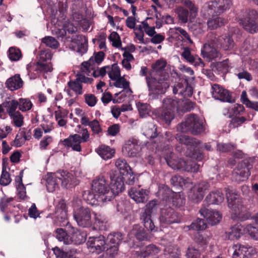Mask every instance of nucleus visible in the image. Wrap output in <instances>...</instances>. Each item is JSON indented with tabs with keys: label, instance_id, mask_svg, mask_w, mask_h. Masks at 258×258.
I'll return each mask as SVG.
<instances>
[{
	"label": "nucleus",
	"instance_id": "1",
	"mask_svg": "<svg viewBox=\"0 0 258 258\" xmlns=\"http://www.w3.org/2000/svg\"><path fill=\"white\" fill-rule=\"evenodd\" d=\"M84 199L92 206L102 205L113 199V191L104 176H99L94 179L92 184V190L84 195Z\"/></svg>",
	"mask_w": 258,
	"mask_h": 258
},
{
	"label": "nucleus",
	"instance_id": "2",
	"mask_svg": "<svg viewBox=\"0 0 258 258\" xmlns=\"http://www.w3.org/2000/svg\"><path fill=\"white\" fill-rule=\"evenodd\" d=\"M78 184L76 177L67 170H58L48 174L46 187L49 192H53L59 188H71Z\"/></svg>",
	"mask_w": 258,
	"mask_h": 258
},
{
	"label": "nucleus",
	"instance_id": "3",
	"mask_svg": "<svg viewBox=\"0 0 258 258\" xmlns=\"http://www.w3.org/2000/svg\"><path fill=\"white\" fill-rule=\"evenodd\" d=\"M228 206L232 211V219L244 221L248 219V208L244 205V202L235 190H226Z\"/></svg>",
	"mask_w": 258,
	"mask_h": 258
},
{
	"label": "nucleus",
	"instance_id": "4",
	"mask_svg": "<svg viewBox=\"0 0 258 258\" xmlns=\"http://www.w3.org/2000/svg\"><path fill=\"white\" fill-rule=\"evenodd\" d=\"M93 62L92 58L89 61L83 62L82 71L95 78L103 77L107 73L110 79L113 81L120 77V70L117 64H113L111 66H105L100 68V70H95L92 66Z\"/></svg>",
	"mask_w": 258,
	"mask_h": 258
},
{
	"label": "nucleus",
	"instance_id": "5",
	"mask_svg": "<svg viewBox=\"0 0 258 258\" xmlns=\"http://www.w3.org/2000/svg\"><path fill=\"white\" fill-rule=\"evenodd\" d=\"M232 1L216 0L205 3L201 8V16L205 18L219 16L230 9Z\"/></svg>",
	"mask_w": 258,
	"mask_h": 258
},
{
	"label": "nucleus",
	"instance_id": "6",
	"mask_svg": "<svg viewBox=\"0 0 258 258\" xmlns=\"http://www.w3.org/2000/svg\"><path fill=\"white\" fill-rule=\"evenodd\" d=\"M167 164L173 169H181L187 172H197L199 169L200 165L191 161H185L181 159H178L172 152L165 157Z\"/></svg>",
	"mask_w": 258,
	"mask_h": 258
},
{
	"label": "nucleus",
	"instance_id": "7",
	"mask_svg": "<svg viewBox=\"0 0 258 258\" xmlns=\"http://www.w3.org/2000/svg\"><path fill=\"white\" fill-rule=\"evenodd\" d=\"M177 130L181 132H190L194 135H198L204 131L203 122L198 115L191 114L177 126Z\"/></svg>",
	"mask_w": 258,
	"mask_h": 258
},
{
	"label": "nucleus",
	"instance_id": "8",
	"mask_svg": "<svg viewBox=\"0 0 258 258\" xmlns=\"http://www.w3.org/2000/svg\"><path fill=\"white\" fill-rule=\"evenodd\" d=\"M168 77L149 76L146 77V81L150 93L163 94L169 87Z\"/></svg>",
	"mask_w": 258,
	"mask_h": 258
},
{
	"label": "nucleus",
	"instance_id": "9",
	"mask_svg": "<svg viewBox=\"0 0 258 258\" xmlns=\"http://www.w3.org/2000/svg\"><path fill=\"white\" fill-rule=\"evenodd\" d=\"M27 70L30 79H35L40 74L51 72L52 68L50 63L38 60L36 63H29Z\"/></svg>",
	"mask_w": 258,
	"mask_h": 258
},
{
	"label": "nucleus",
	"instance_id": "10",
	"mask_svg": "<svg viewBox=\"0 0 258 258\" xmlns=\"http://www.w3.org/2000/svg\"><path fill=\"white\" fill-rule=\"evenodd\" d=\"M74 218L78 225L82 227H89L93 224V219L90 210L81 207L74 212Z\"/></svg>",
	"mask_w": 258,
	"mask_h": 258
},
{
	"label": "nucleus",
	"instance_id": "11",
	"mask_svg": "<svg viewBox=\"0 0 258 258\" xmlns=\"http://www.w3.org/2000/svg\"><path fill=\"white\" fill-rule=\"evenodd\" d=\"M87 245L90 252L99 254L106 249L107 243L105 241V237L100 235L98 237H89Z\"/></svg>",
	"mask_w": 258,
	"mask_h": 258
},
{
	"label": "nucleus",
	"instance_id": "12",
	"mask_svg": "<svg viewBox=\"0 0 258 258\" xmlns=\"http://www.w3.org/2000/svg\"><path fill=\"white\" fill-rule=\"evenodd\" d=\"M257 13L254 10H251L246 13V17L239 18V23L243 28L251 33L258 31V25L254 21Z\"/></svg>",
	"mask_w": 258,
	"mask_h": 258
},
{
	"label": "nucleus",
	"instance_id": "13",
	"mask_svg": "<svg viewBox=\"0 0 258 258\" xmlns=\"http://www.w3.org/2000/svg\"><path fill=\"white\" fill-rule=\"evenodd\" d=\"M159 220L161 223L171 224L180 222V217L171 208H163L161 210Z\"/></svg>",
	"mask_w": 258,
	"mask_h": 258
},
{
	"label": "nucleus",
	"instance_id": "14",
	"mask_svg": "<svg viewBox=\"0 0 258 258\" xmlns=\"http://www.w3.org/2000/svg\"><path fill=\"white\" fill-rule=\"evenodd\" d=\"M233 258H250L254 255L256 250L248 244H237L234 246Z\"/></svg>",
	"mask_w": 258,
	"mask_h": 258
},
{
	"label": "nucleus",
	"instance_id": "15",
	"mask_svg": "<svg viewBox=\"0 0 258 258\" xmlns=\"http://www.w3.org/2000/svg\"><path fill=\"white\" fill-rule=\"evenodd\" d=\"M211 43L217 47H220L224 50H231L233 49L234 42L229 35H222L212 39Z\"/></svg>",
	"mask_w": 258,
	"mask_h": 258
},
{
	"label": "nucleus",
	"instance_id": "16",
	"mask_svg": "<svg viewBox=\"0 0 258 258\" xmlns=\"http://www.w3.org/2000/svg\"><path fill=\"white\" fill-rule=\"evenodd\" d=\"M123 176L119 175L118 171L112 172L110 174V190L113 191V198L114 196L124 190Z\"/></svg>",
	"mask_w": 258,
	"mask_h": 258
},
{
	"label": "nucleus",
	"instance_id": "17",
	"mask_svg": "<svg viewBox=\"0 0 258 258\" xmlns=\"http://www.w3.org/2000/svg\"><path fill=\"white\" fill-rule=\"evenodd\" d=\"M212 95L215 99L224 102H231V96L228 90L219 85L215 84L212 86Z\"/></svg>",
	"mask_w": 258,
	"mask_h": 258
},
{
	"label": "nucleus",
	"instance_id": "18",
	"mask_svg": "<svg viewBox=\"0 0 258 258\" xmlns=\"http://www.w3.org/2000/svg\"><path fill=\"white\" fill-rule=\"evenodd\" d=\"M200 213L212 225L217 224L222 219V215L219 212L211 210L205 207L201 208Z\"/></svg>",
	"mask_w": 258,
	"mask_h": 258
},
{
	"label": "nucleus",
	"instance_id": "19",
	"mask_svg": "<svg viewBox=\"0 0 258 258\" xmlns=\"http://www.w3.org/2000/svg\"><path fill=\"white\" fill-rule=\"evenodd\" d=\"M166 64V60L163 59L157 60L154 63L152 64V70L150 72L149 75L168 77V75L165 70Z\"/></svg>",
	"mask_w": 258,
	"mask_h": 258
},
{
	"label": "nucleus",
	"instance_id": "20",
	"mask_svg": "<svg viewBox=\"0 0 258 258\" xmlns=\"http://www.w3.org/2000/svg\"><path fill=\"white\" fill-rule=\"evenodd\" d=\"M128 194L137 203H145L148 199V191L140 187H132Z\"/></svg>",
	"mask_w": 258,
	"mask_h": 258
},
{
	"label": "nucleus",
	"instance_id": "21",
	"mask_svg": "<svg viewBox=\"0 0 258 258\" xmlns=\"http://www.w3.org/2000/svg\"><path fill=\"white\" fill-rule=\"evenodd\" d=\"M250 173L249 168L245 163L239 164L233 172V177L236 181H241L246 180Z\"/></svg>",
	"mask_w": 258,
	"mask_h": 258
},
{
	"label": "nucleus",
	"instance_id": "22",
	"mask_svg": "<svg viewBox=\"0 0 258 258\" xmlns=\"http://www.w3.org/2000/svg\"><path fill=\"white\" fill-rule=\"evenodd\" d=\"M140 150V146L136 140L128 141L122 148L123 154L128 157H136Z\"/></svg>",
	"mask_w": 258,
	"mask_h": 258
},
{
	"label": "nucleus",
	"instance_id": "23",
	"mask_svg": "<svg viewBox=\"0 0 258 258\" xmlns=\"http://www.w3.org/2000/svg\"><path fill=\"white\" fill-rule=\"evenodd\" d=\"M209 184L206 181H202L195 185L193 188V195H190L192 200L196 202L201 201L205 195L206 190L209 189Z\"/></svg>",
	"mask_w": 258,
	"mask_h": 258
},
{
	"label": "nucleus",
	"instance_id": "24",
	"mask_svg": "<svg viewBox=\"0 0 258 258\" xmlns=\"http://www.w3.org/2000/svg\"><path fill=\"white\" fill-rule=\"evenodd\" d=\"M209 43H206L204 45L203 48L201 50L203 57L206 58L208 61H211L217 58L221 57L220 53Z\"/></svg>",
	"mask_w": 258,
	"mask_h": 258
},
{
	"label": "nucleus",
	"instance_id": "25",
	"mask_svg": "<svg viewBox=\"0 0 258 258\" xmlns=\"http://www.w3.org/2000/svg\"><path fill=\"white\" fill-rule=\"evenodd\" d=\"M243 233H245L244 227L241 224L237 223L226 231L225 238L230 240L238 239Z\"/></svg>",
	"mask_w": 258,
	"mask_h": 258
},
{
	"label": "nucleus",
	"instance_id": "26",
	"mask_svg": "<svg viewBox=\"0 0 258 258\" xmlns=\"http://www.w3.org/2000/svg\"><path fill=\"white\" fill-rule=\"evenodd\" d=\"M161 251V249L154 245L150 244L147 246L142 251H136L135 255L137 258H146L148 256H154Z\"/></svg>",
	"mask_w": 258,
	"mask_h": 258
},
{
	"label": "nucleus",
	"instance_id": "27",
	"mask_svg": "<svg viewBox=\"0 0 258 258\" xmlns=\"http://www.w3.org/2000/svg\"><path fill=\"white\" fill-rule=\"evenodd\" d=\"M64 145L67 147H71L72 150L77 152L81 151V136L78 134L70 136L68 138L63 141Z\"/></svg>",
	"mask_w": 258,
	"mask_h": 258
},
{
	"label": "nucleus",
	"instance_id": "28",
	"mask_svg": "<svg viewBox=\"0 0 258 258\" xmlns=\"http://www.w3.org/2000/svg\"><path fill=\"white\" fill-rule=\"evenodd\" d=\"M183 102L181 99L176 97H167L163 100L162 107L174 112L175 110L179 111Z\"/></svg>",
	"mask_w": 258,
	"mask_h": 258
},
{
	"label": "nucleus",
	"instance_id": "29",
	"mask_svg": "<svg viewBox=\"0 0 258 258\" xmlns=\"http://www.w3.org/2000/svg\"><path fill=\"white\" fill-rule=\"evenodd\" d=\"M224 197L223 194L219 190L211 191L206 197L205 201L208 205L219 204L223 202Z\"/></svg>",
	"mask_w": 258,
	"mask_h": 258
},
{
	"label": "nucleus",
	"instance_id": "30",
	"mask_svg": "<svg viewBox=\"0 0 258 258\" xmlns=\"http://www.w3.org/2000/svg\"><path fill=\"white\" fill-rule=\"evenodd\" d=\"M23 81L20 75L17 74L9 78L6 82L7 87L11 91H15L22 87Z\"/></svg>",
	"mask_w": 258,
	"mask_h": 258
},
{
	"label": "nucleus",
	"instance_id": "31",
	"mask_svg": "<svg viewBox=\"0 0 258 258\" xmlns=\"http://www.w3.org/2000/svg\"><path fill=\"white\" fill-rule=\"evenodd\" d=\"M94 218L93 224L94 225L101 230H106L107 226L108 219L104 215L100 214L93 213Z\"/></svg>",
	"mask_w": 258,
	"mask_h": 258
},
{
	"label": "nucleus",
	"instance_id": "32",
	"mask_svg": "<svg viewBox=\"0 0 258 258\" xmlns=\"http://www.w3.org/2000/svg\"><path fill=\"white\" fill-rule=\"evenodd\" d=\"M142 131L143 135L147 138H155L158 136L157 126L152 122L145 124L142 128Z\"/></svg>",
	"mask_w": 258,
	"mask_h": 258
},
{
	"label": "nucleus",
	"instance_id": "33",
	"mask_svg": "<svg viewBox=\"0 0 258 258\" xmlns=\"http://www.w3.org/2000/svg\"><path fill=\"white\" fill-rule=\"evenodd\" d=\"M175 138L180 143L192 147L198 146V145L200 144V141L198 140L181 134H177Z\"/></svg>",
	"mask_w": 258,
	"mask_h": 258
},
{
	"label": "nucleus",
	"instance_id": "34",
	"mask_svg": "<svg viewBox=\"0 0 258 258\" xmlns=\"http://www.w3.org/2000/svg\"><path fill=\"white\" fill-rule=\"evenodd\" d=\"M174 12L177 16L178 20L180 23L185 24L188 19L189 20V15L188 10L182 6H178L174 9Z\"/></svg>",
	"mask_w": 258,
	"mask_h": 258
},
{
	"label": "nucleus",
	"instance_id": "35",
	"mask_svg": "<svg viewBox=\"0 0 258 258\" xmlns=\"http://www.w3.org/2000/svg\"><path fill=\"white\" fill-rule=\"evenodd\" d=\"M115 164L119 170L118 172L121 175H128L132 173V169L125 159L119 158L116 160Z\"/></svg>",
	"mask_w": 258,
	"mask_h": 258
},
{
	"label": "nucleus",
	"instance_id": "36",
	"mask_svg": "<svg viewBox=\"0 0 258 258\" xmlns=\"http://www.w3.org/2000/svg\"><path fill=\"white\" fill-rule=\"evenodd\" d=\"M55 214L58 219H60L62 222L67 219V210L66 204L63 201H60L56 207Z\"/></svg>",
	"mask_w": 258,
	"mask_h": 258
},
{
	"label": "nucleus",
	"instance_id": "37",
	"mask_svg": "<svg viewBox=\"0 0 258 258\" xmlns=\"http://www.w3.org/2000/svg\"><path fill=\"white\" fill-rule=\"evenodd\" d=\"M130 235L134 236L139 241L147 240L148 236L145 230L138 225L135 226L130 232Z\"/></svg>",
	"mask_w": 258,
	"mask_h": 258
},
{
	"label": "nucleus",
	"instance_id": "38",
	"mask_svg": "<svg viewBox=\"0 0 258 258\" xmlns=\"http://www.w3.org/2000/svg\"><path fill=\"white\" fill-rule=\"evenodd\" d=\"M97 153L104 160L111 158L114 153V150L109 146L101 145L97 150Z\"/></svg>",
	"mask_w": 258,
	"mask_h": 258
},
{
	"label": "nucleus",
	"instance_id": "39",
	"mask_svg": "<svg viewBox=\"0 0 258 258\" xmlns=\"http://www.w3.org/2000/svg\"><path fill=\"white\" fill-rule=\"evenodd\" d=\"M184 6L186 8L190 14L189 21L193 22L198 14V6L196 5L194 1L191 0H188Z\"/></svg>",
	"mask_w": 258,
	"mask_h": 258
},
{
	"label": "nucleus",
	"instance_id": "40",
	"mask_svg": "<svg viewBox=\"0 0 258 258\" xmlns=\"http://www.w3.org/2000/svg\"><path fill=\"white\" fill-rule=\"evenodd\" d=\"M209 18L207 21V25L208 27L211 30L216 29L218 27L223 26L226 22L225 19L218 16Z\"/></svg>",
	"mask_w": 258,
	"mask_h": 258
},
{
	"label": "nucleus",
	"instance_id": "41",
	"mask_svg": "<svg viewBox=\"0 0 258 258\" xmlns=\"http://www.w3.org/2000/svg\"><path fill=\"white\" fill-rule=\"evenodd\" d=\"M123 239V237L120 233H113L109 234L105 241L107 243V246L110 245H116L117 247Z\"/></svg>",
	"mask_w": 258,
	"mask_h": 258
},
{
	"label": "nucleus",
	"instance_id": "42",
	"mask_svg": "<svg viewBox=\"0 0 258 258\" xmlns=\"http://www.w3.org/2000/svg\"><path fill=\"white\" fill-rule=\"evenodd\" d=\"M141 219L144 223L145 228H146L148 230L151 231H157V229H156L153 223L152 216L147 215L146 213H142Z\"/></svg>",
	"mask_w": 258,
	"mask_h": 258
},
{
	"label": "nucleus",
	"instance_id": "43",
	"mask_svg": "<svg viewBox=\"0 0 258 258\" xmlns=\"http://www.w3.org/2000/svg\"><path fill=\"white\" fill-rule=\"evenodd\" d=\"M69 238L71 239L72 244L79 245L84 243L86 239V234L78 230L73 233Z\"/></svg>",
	"mask_w": 258,
	"mask_h": 258
},
{
	"label": "nucleus",
	"instance_id": "44",
	"mask_svg": "<svg viewBox=\"0 0 258 258\" xmlns=\"http://www.w3.org/2000/svg\"><path fill=\"white\" fill-rule=\"evenodd\" d=\"M3 105L6 108V111L9 115L19 111L16 110L17 108H19L18 100L13 99L6 101L3 103Z\"/></svg>",
	"mask_w": 258,
	"mask_h": 258
},
{
	"label": "nucleus",
	"instance_id": "45",
	"mask_svg": "<svg viewBox=\"0 0 258 258\" xmlns=\"http://www.w3.org/2000/svg\"><path fill=\"white\" fill-rule=\"evenodd\" d=\"M174 112L173 111H171L168 109L163 108L162 107L160 113H159V117L164 121L166 123L169 124L174 118Z\"/></svg>",
	"mask_w": 258,
	"mask_h": 258
},
{
	"label": "nucleus",
	"instance_id": "46",
	"mask_svg": "<svg viewBox=\"0 0 258 258\" xmlns=\"http://www.w3.org/2000/svg\"><path fill=\"white\" fill-rule=\"evenodd\" d=\"M19 103V109L22 112H26L30 110L33 104L31 100L28 98H21L18 100Z\"/></svg>",
	"mask_w": 258,
	"mask_h": 258
},
{
	"label": "nucleus",
	"instance_id": "47",
	"mask_svg": "<svg viewBox=\"0 0 258 258\" xmlns=\"http://www.w3.org/2000/svg\"><path fill=\"white\" fill-rule=\"evenodd\" d=\"M171 198L173 205L176 207H180L184 204V197L180 192L172 193Z\"/></svg>",
	"mask_w": 258,
	"mask_h": 258
},
{
	"label": "nucleus",
	"instance_id": "48",
	"mask_svg": "<svg viewBox=\"0 0 258 258\" xmlns=\"http://www.w3.org/2000/svg\"><path fill=\"white\" fill-rule=\"evenodd\" d=\"M56 237L60 241H63V243L66 245L72 244L71 239L69 238L67 233L61 228L57 229L56 230Z\"/></svg>",
	"mask_w": 258,
	"mask_h": 258
},
{
	"label": "nucleus",
	"instance_id": "49",
	"mask_svg": "<svg viewBox=\"0 0 258 258\" xmlns=\"http://www.w3.org/2000/svg\"><path fill=\"white\" fill-rule=\"evenodd\" d=\"M165 254H168L170 258H180V252L176 245H169L164 249Z\"/></svg>",
	"mask_w": 258,
	"mask_h": 258
},
{
	"label": "nucleus",
	"instance_id": "50",
	"mask_svg": "<svg viewBox=\"0 0 258 258\" xmlns=\"http://www.w3.org/2000/svg\"><path fill=\"white\" fill-rule=\"evenodd\" d=\"M14 124L18 127H21L24 124L23 115L19 111L9 115Z\"/></svg>",
	"mask_w": 258,
	"mask_h": 258
},
{
	"label": "nucleus",
	"instance_id": "51",
	"mask_svg": "<svg viewBox=\"0 0 258 258\" xmlns=\"http://www.w3.org/2000/svg\"><path fill=\"white\" fill-rule=\"evenodd\" d=\"M170 181L171 184L175 187H183L190 182L189 179H184L181 176L178 175L173 176L171 178Z\"/></svg>",
	"mask_w": 258,
	"mask_h": 258
},
{
	"label": "nucleus",
	"instance_id": "52",
	"mask_svg": "<svg viewBox=\"0 0 258 258\" xmlns=\"http://www.w3.org/2000/svg\"><path fill=\"white\" fill-rule=\"evenodd\" d=\"M41 42L52 49H56L59 46L57 40L52 36H45L41 39Z\"/></svg>",
	"mask_w": 258,
	"mask_h": 258
},
{
	"label": "nucleus",
	"instance_id": "53",
	"mask_svg": "<svg viewBox=\"0 0 258 258\" xmlns=\"http://www.w3.org/2000/svg\"><path fill=\"white\" fill-rule=\"evenodd\" d=\"M68 85L77 95H82L83 93L82 86L77 79L75 80L69 81Z\"/></svg>",
	"mask_w": 258,
	"mask_h": 258
},
{
	"label": "nucleus",
	"instance_id": "54",
	"mask_svg": "<svg viewBox=\"0 0 258 258\" xmlns=\"http://www.w3.org/2000/svg\"><path fill=\"white\" fill-rule=\"evenodd\" d=\"M17 182V188L18 190V195L21 199L24 200L26 197V188L22 183V177H17L16 179Z\"/></svg>",
	"mask_w": 258,
	"mask_h": 258
},
{
	"label": "nucleus",
	"instance_id": "55",
	"mask_svg": "<svg viewBox=\"0 0 258 258\" xmlns=\"http://www.w3.org/2000/svg\"><path fill=\"white\" fill-rule=\"evenodd\" d=\"M207 224L204 219H197L188 226L189 229L195 230H203L206 228Z\"/></svg>",
	"mask_w": 258,
	"mask_h": 258
},
{
	"label": "nucleus",
	"instance_id": "56",
	"mask_svg": "<svg viewBox=\"0 0 258 258\" xmlns=\"http://www.w3.org/2000/svg\"><path fill=\"white\" fill-rule=\"evenodd\" d=\"M244 231L251 238L255 240H258V228L252 224H248L244 227Z\"/></svg>",
	"mask_w": 258,
	"mask_h": 258
},
{
	"label": "nucleus",
	"instance_id": "57",
	"mask_svg": "<svg viewBox=\"0 0 258 258\" xmlns=\"http://www.w3.org/2000/svg\"><path fill=\"white\" fill-rule=\"evenodd\" d=\"M169 32L172 34H177L178 33L181 34L190 43H193L191 40L189 35L187 32L183 29L181 27H174L173 28H170Z\"/></svg>",
	"mask_w": 258,
	"mask_h": 258
},
{
	"label": "nucleus",
	"instance_id": "58",
	"mask_svg": "<svg viewBox=\"0 0 258 258\" xmlns=\"http://www.w3.org/2000/svg\"><path fill=\"white\" fill-rule=\"evenodd\" d=\"M106 252L103 255L106 258H114L117 254L118 247L116 245H110L106 248Z\"/></svg>",
	"mask_w": 258,
	"mask_h": 258
},
{
	"label": "nucleus",
	"instance_id": "59",
	"mask_svg": "<svg viewBox=\"0 0 258 258\" xmlns=\"http://www.w3.org/2000/svg\"><path fill=\"white\" fill-rule=\"evenodd\" d=\"M108 39L110 41L112 42V45L113 46L116 48H119L121 46V42L120 37L117 32H112L111 33L108 37Z\"/></svg>",
	"mask_w": 258,
	"mask_h": 258
},
{
	"label": "nucleus",
	"instance_id": "60",
	"mask_svg": "<svg viewBox=\"0 0 258 258\" xmlns=\"http://www.w3.org/2000/svg\"><path fill=\"white\" fill-rule=\"evenodd\" d=\"M137 107L140 114L142 117H144L149 114L150 110V106L147 103H138Z\"/></svg>",
	"mask_w": 258,
	"mask_h": 258
},
{
	"label": "nucleus",
	"instance_id": "61",
	"mask_svg": "<svg viewBox=\"0 0 258 258\" xmlns=\"http://www.w3.org/2000/svg\"><path fill=\"white\" fill-rule=\"evenodd\" d=\"M114 86L117 88H123L124 89H128L130 92L131 90L129 88V82L127 81L124 77H119L115 80Z\"/></svg>",
	"mask_w": 258,
	"mask_h": 258
},
{
	"label": "nucleus",
	"instance_id": "62",
	"mask_svg": "<svg viewBox=\"0 0 258 258\" xmlns=\"http://www.w3.org/2000/svg\"><path fill=\"white\" fill-rule=\"evenodd\" d=\"M9 57L13 61L18 60L21 57V52L20 49L13 47L10 48Z\"/></svg>",
	"mask_w": 258,
	"mask_h": 258
},
{
	"label": "nucleus",
	"instance_id": "63",
	"mask_svg": "<svg viewBox=\"0 0 258 258\" xmlns=\"http://www.w3.org/2000/svg\"><path fill=\"white\" fill-rule=\"evenodd\" d=\"M156 209L157 202L151 201L146 205L145 211L142 213H146L147 215L152 216L153 213L156 211Z\"/></svg>",
	"mask_w": 258,
	"mask_h": 258
},
{
	"label": "nucleus",
	"instance_id": "64",
	"mask_svg": "<svg viewBox=\"0 0 258 258\" xmlns=\"http://www.w3.org/2000/svg\"><path fill=\"white\" fill-rule=\"evenodd\" d=\"M52 57V53L49 49H45L40 51L39 53V61L47 62L51 60Z\"/></svg>",
	"mask_w": 258,
	"mask_h": 258
}]
</instances>
